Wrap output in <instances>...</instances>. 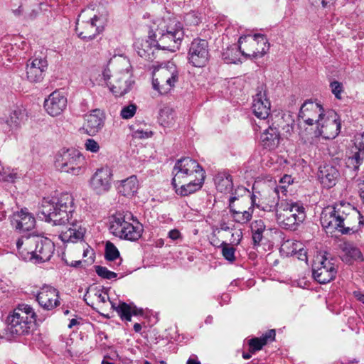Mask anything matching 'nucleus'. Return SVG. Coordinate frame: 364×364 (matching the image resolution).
Here are the masks:
<instances>
[{
  "instance_id": "49",
  "label": "nucleus",
  "mask_w": 364,
  "mask_h": 364,
  "mask_svg": "<svg viewBox=\"0 0 364 364\" xmlns=\"http://www.w3.org/2000/svg\"><path fill=\"white\" fill-rule=\"evenodd\" d=\"M330 87L331 88L332 93L335 95L337 99H341V93L343 92V85L338 81H333L331 82Z\"/></svg>"
},
{
  "instance_id": "45",
  "label": "nucleus",
  "mask_w": 364,
  "mask_h": 364,
  "mask_svg": "<svg viewBox=\"0 0 364 364\" xmlns=\"http://www.w3.org/2000/svg\"><path fill=\"white\" fill-rule=\"evenodd\" d=\"M248 345L250 346V352L253 353L262 348L266 345L265 341L264 342L260 338H253L248 341Z\"/></svg>"
},
{
  "instance_id": "1",
  "label": "nucleus",
  "mask_w": 364,
  "mask_h": 364,
  "mask_svg": "<svg viewBox=\"0 0 364 364\" xmlns=\"http://www.w3.org/2000/svg\"><path fill=\"white\" fill-rule=\"evenodd\" d=\"M75 203L73 196L62 193L57 198L44 197L39 203L38 215L47 222H53L55 225L69 223L70 227L59 235L64 242H77L82 240L85 228L80 222L73 220Z\"/></svg>"
},
{
  "instance_id": "13",
  "label": "nucleus",
  "mask_w": 364,
  "mask_h": 364,
  "mask_svg": "<svg viewBox=\"0 0 364 364\" xmlns=\"http://www.w3.org/2000/svg\"><path fill=\"white\" fill-rule=\"evenodd\" d=\"M238 48L244 56L259 58L264 56L269 48L267 38L259 33L240 36L238 40Z\"/></svg>"
},
{
  "instance_id": "31",
  "label": "nucleus",
  "mask_w": 364,
  "mask_h": 364,
  "mask_svg": "<svg viewBox=\"0 0 364 364\" xmlns=\"http://www.w3.org/2000/svg\"><path fill=\"white\" fill-rule=\"evenodd\" d=\"M25 118V112L21 109H16L13 110L5 121L8 131L16 130Z\"/></svg>"
},
{
  "instance_id": "33",
  "label": "nucleus",
  "mask_w": 364,
  "mask_h": 364,
  "mask_svg": "<svg viewBox=\"0 0 364 364\" xmlns=\"http://www.w3.org/2000/svg\"><path fill=\"white\" fill-rule=\"evenodd\" d=\"M90 299L96 301L99 304H105L109 299V296L100 288H89L85 294V300L89 305L90 303L87 301V299Z\"/></svg>"
},
{
  "instance_id": "3",
  "label": "nucleus",
  "mask_w": 364,
  "mask_h": 364,
  "mask_svg": "<svg viewBox=\"0 0 364 364\" xmlns=\"http://www.w3.org/2000/svg\"><path fill=\"white\" fill-rule=\"evenodd\" d=\"M172 174V185L176 193L181 196H187L199 191L205 178L204 169L197 161L190 157L177 160Z\"/></svg>"
},
{
  "instance_id": "38",
  "label": "nucleus",
  "mask_w": 364,
  "mask_h": 364,
  "mask_svg": "<svg viewBox=\"0 0 364 364\" xmlns=\"http://www.w3.org/2000/svg\"><path fill=\"white\" fill-rule=\"evenodd\" d=\"M240 54L241 52L238 46H232L223 53V58L228 63H236L240 60Z\"/></svg>"
},
{
  "instance_id": "22",
  "label": "nucleus",
  "mask_w": 364,
  "mask_h": 364,
  "mask_svg": "<svg viewBox=\"0 0 364 364\" xmlns=\"http://www.w3.org/2000/svg\"><path fill=\"white\" fill-rule=\"evenodd\" d=\"M318 179L324 188H330L336 186L340 177V173L336 166L325 163L318 171Z\"/></svg>"
},
{
  "instance_id": "21",
  "label": "nucleus",
  "mask_w": 364,
  "mask_h": 364,
  "mask_svg": "<svg viewBox=\"0 0 364 364\" xmlns=\"http://www.w3.org/2000/svg\"><path fill=\"white\" fill-rule=\"evenodd\" d=\"M258 193L260 196L259 198L255 194L251 196L252 205L257 206L264 211H274L276 213V208L278 207V204H279L280 202V196L273 195V190L264 191L262 193Z\"/></svg>"
},
{
  "instance_id": "44",
  "label": "nucleus",
  "mask_w": 364,
  "mask_h": 364,
  "mask_svg": "<svg viewBox=\"0 0 364 364\" xmlns=\"http://www.w3.org/2000/svg\"><path fill=\"white\" fill-rule=\"evenodd\" d=\"M363 159L364 151L358 150L352 157L348 159V163L352 164L355 169H358L359 166L363 163Z\"/></svg>"
},
{
  "instance_id": "63",
  "label": "nucleus",
  "mask_w": 364,
  "mask_h": 364,
  "mask_svg": "<svg viewBox=\"0 0 364 364\" xmlns=\"http://www.w3.org/2000/svg\"><path fill=\"white\" fill-rule=\"evenodd\" d=\"M82 262L80 260L73 261L70 264H69V265L73 267H77Z\"/></svg>"
},
{
  "instance_id": "34",
  "label": "nucleus",
  "mask_w": 364,
  "mask_h": 364,
  "mask_svg": "<svg viewBox=\"0 0 364 364\" xmlns=\"http://www.w3.org/2000/svg\"><path fill=\"white\" fill-rule=\"evenodd\" d=\"M117 312L122 320L130 321L132 315L138 314V309L132 304L119 302L117 305Z\"/></svg>"
},
{
  "instance_id": "29",
  "label": "nucleus",
  "mask_w": 364,
  "mask_h": 364,
  "mask_svg": "<svg viewBox=\"0 0 364 364\" xmlns=\"http://www.w3.org/2000/svg\"><path fill=\"white\" fill-rule=\"evenodd\" d=\"M154 73V76L161 77L174 85L178 80V71L173 62H168L166 65L160 67Z\"/></svg>"
},
{
  "instance_id": "2",
  "label": "nucleus",
  "mask_w": 364,
  "mask_h": 364,
  "mask_svg": "<svg viewBox=\"0 0 364 364\" xmlns=\"http://www.w3.org/2000/svg\"><path fill=\"white\" fill-rule=\"evenodd\" d=\"M321 224L326 232L341 235L358 233L364 225L361 213L348 203L341 202L323 208Z\"/></svg>"
},
{
  "instance_id": "48",
  "label": "nucleus",
  "mask_w": 364,
  "mask_h": 364,
  "mask_svg": "<svg viewBox=\"0 0 364 364\" xmlns=\"http://www.w3.org/2000/svg\"><path fill=\"white\" fill-rule=\"evenodd\" d=\"M185 21L190 25H198L200 18L196 11H191L185 16Z\"/></svg>"
},
{
  "instance_id": "16",
  "label": "nucleus",
  "mask_w": 364,
  "mask_h": 364,
  "mask_svg": "<svg viewBox=\"0 0 364 364\" xmlns=\"http://www.w3.org/2000/svg\"><path fill=\"white\" fill-rule=\"evenodd\" d=\"M113 172L107 166L97 168L92 175L89 186L97 194L101 195L109 191L112 186Z\"/></svg>"
},
{
  "instance_id": "7",
  "label": "nucleus",
  "mask_w": 364,
  "mask_h": 364,
  "mask_svg": "<svg viewBox=\"0 0 364 364\" xmlns=\"http://www.w3.org/2000/svg\"><path fill=\"white\" fill-rule=\"evenodd\" d=\"M275 216L281 228L294 230L306 218L305 208L299 201L282 199L276 208Z\"/></svg>"
},
{
  "instance_id": "64",
  "label": "nucleus",
  "mask_w": 364,
  "mask_h": 364,
  "mask_svg": "<svg viewBox=\"0 0 364 364\" xmlns=\"http://www.w3.org/2000/svg\"><path fill=\"white\" fill-rule=\"evenodd\" d=\"M134 330L136 331V332H139L141 330V324L138 323H136L134 325Z\"/></svg>"
},
{
  "instance_id": "36",
  "label": "nucleus",
  "mask_w": 364,
  "mask_h": 364,
  "mask_svg": "<svg viewBox=\"0 0 364 364\" xmlns=\"http://www.w3.org/2000/svg\"><path fill=\"white\" fill-rule=\"evenodd\" d=\"M153 88L161 95L169 92L175 86L174 84L166 80H164L161 77L154 76L152 80Z\"/></svg>"
},
{
  "instance_id": "37",
  "label": "nucleus",
  "mask_w": 364,
  "mask_h": 364,
  "mask_svg": "<svg viewBox=\"0 0 364 364\" xmlns=\"http://www.w3.org/2000/svg\"><path fill=\"white\" fill-rule=\"evenodd\" d=\"M176 114L173 109L164 107L160 110L159 122L163 127H171L174 124Z\"/></svg>"
},
{
  "instance_id": "17",
  "label": "nucleus",
  "mask_w": 364,
  "mask_h": 364,
  "mask_svg": "<svg viewBox=\"0 0 364 364\" xmlns=\"http://www.w3.org/2000/svg\"><path fill=\"white\" fill-rule=\"evenodd\" d=\"M326 112L319 103L306 101L300 108L299 118L306 124L312 126L314 124H316V125Z\"/></svg>"
},
{
  "instance_id": "20",
  "label": "nucleus",
  "mask_w": 364,
  "mask_h": 364,
  "mask_svg": "<svg viewBox=\"0 0 364 364\" xmlns=\"http://www.w3.org/2000/svg\"><path fill=\"white\" fill-rule=\"evenodd\" d=\"M39 305L46 310H52L60 305L58 291L50 285H44L36 296Z\"/></svg>"
},
{
  "instance_id": "12",
  "label": "nucleus",
  "mask_w": 364,
  "mask_h": 364,
  "mask_svg": "<svg viewBox=\"0 0 364 364\" xmlns=\"http://www.w3.org/2000/svg\"><path fill=\"white\" fill-rule=\"evenodd\" d=\"M36 314L28 305L22 304L6 318L7 331L12 335H24L30 331Z\"/></svg>"
},
{
  "instance_id": "50",
  "label": "nucleus",
  "mask_w": 364,
  "mask_h": 364,
  "mask_svg": "<svg viewBox=\"0 0 364 364\" xmlns=\"http://www.w3.org/2000/svg\"><path fill=\"white\" fill-rule=\"evenodd\" d=\"M354 145L356 149L364 151V132L357 134L354 137Z\"/></svg>"
},
{
  "instance_id": "30",
  "label": "nucleus",
  "mask_w": 364,
  "mask_h": 364,
  "mask_svg": "<svg viewBox=\"0 0 364 364\" xmlns=\"http://www.w3.org/2000/svg\"><path fill=\"white\" fill-rule=\"evenodd\" d=\"M237 197L236 196H232L229 199V207L230 213H232V216L234 220L239 223H246L249 222L252 215V211H251V208H249L248 210H236L233 208V203L237 200Z\"/></svg>"
},
{
  "instance_id": "42",
  "label": "nucleus",
  "mask_w": 364,
  "mask_h": 364,
  "mask_svg": "<svg viewBox=\"0 0 364 364\" xmlns=\"http://www.w3.org/2000/svg\"><path fill=\"white\" fill-rule=\"evenodd\" d=\"M137 109L135 104H129L124 106L120 111V116L124 119H128L134 116Z\"/></svg>"
},
{
  "instance_id": "55",
  "label": "nucleus",
  "mask_w": 364,
  "mask_h": 364,
  "mask_svg": "<svg viewBox=\"0 0 364 364\" xmlns=\"http://www.w3.org/2000/svg\"><path fill=\"white\" fill-rule=\"evenodd\" d=\"M264 230V225L262 220H257L255 222V225L252 226V232L263 233Z\"/></svg>"
},
{
  "instance_id": "24",
  "label": "nucleus",
  "mask_w": 364,
  "mask_h": 364,
  "mask_svg": "<svg viewBox=\"0 0 364 364\" xmlns=\"http://www.w3.org/2000/svg\"><path fill=\"white\" fill-rule=\"evenodd\" d=\"M85 129L89 135L97 134L104 125V117L100 109H95L85 117Z\"/></svg>"
},
{
  "instance_id": "6",
  "label": "nucleus",
  "mask_w": 364,
  "mask_h": 364,
  "mask_svg": "<svg viewBox=\"0 0 364 364\" xmlns=\"http://www.w3.org/2000/svg\"><path fill=\"white\" fill-rule=\"evenodd\" d=\"M341 127L339 116L333 110H328L316 124L314 131L312 128H306L300 132L299 137L304 144L317 145L320 137L324 139H335L338 135Z\"/></svg>"
},
{
  "instance_id": "9",
  "label": "nucleus",
  "mask_w": 364,
  "mask_h": 364,
  "mask_svg": "<svg viewBox=\"0 0 364 364\" xmlns=\"http://www.w3.org/2000/svg\"><path fill=\"white\" fill-rule=\"evenodd\" d=\"M55 166L60 172L78 176L86 172L87 160L79 150L63 148L55 154Z\"/></svg>"
},
{
  "instance_id": "58",
  "label": "nucleus",
  "mask_w": 364,
  "mask_h": 364,
  "mask_svg": "<svg viewBox=\"0 0 364 364\" xmlns=\"http://www.w3.org/2000/svg\"><path fill=\"white\" fill-rule=\"evenodd\" d=\"M6 216V211L5 207L2 203H0V222L4 220Z\"/></svg>"
},
{
  "instance_id": "8",
  "label": "nucleus",
  "mask_w": 364,
  "mask_h": 364,
  "mask_svg": "<svg viewBox=\"0 0 364 364\" xmlns=\"http://www.w3.org/2000/svg\"><path fill=\"white\" fill-rule=\"evenodd\" d=\"M123 68L111 74L108 68H105L102 73V80L116 96H122L129 92L134 80L132 66L127 60H123Z\"/></svg>"
},
{
  "instance_id": "18",
  "label": "nucleus",
  "mask_w": 364,
  "mask_h": 364,
  "mask_svg": "<svg viewBox=\"0 0 364 364\" xmlns=\"http://www.w3.org/2000/svg\"><path fill=\"white\" fill-rule=\"evenodd\" d=\"M67 97L60 90L53 92L44 101L47 113L53 117L60 115L67 107Z\"/></svg>"
},
{
  "instance_id": "53",
  "label": "nucleus",
  "mask_w": 364,
  "mask_h": 364,
  "mask_svg": "<svg viewBox=\"0 0 364 364\" xmlns=\"http://www.w3.org/2000/svg\"><path fill=\"white\" fill-rule=\"evenodd\" d=\"M94 252L93 250L87 247L86 248L83 252V257H88L87 259L84 260V262H86L87 264H92L94 262Z\"/></svg>"
},
{
  "instance_id": "28",
  "label": "nucleus",
  "mask_w": 364,
  "mask_h": 364,
  "mask_svg": "<svg viewBox=\"0 0 364 364\" xmlns=\"http://www.w3.org/2000/svg\"><path fill=\"white\" fill-rule=\"evenodd\" d=\"M117 188L119 193L124 196H133L139 188V181L136 176L133 175L126 179L118 181Z\"/></svg>"
},
{
  "instance_id": "32",
  "label": "nucleus",
  "mask_w": 364,
  "mask_h": 364,
  "mask_svg": "<svg viewBox=\"0 0 364 364\" xmlns=\"http://www.w3.org/2000/svg\"><path fill=\"white\" fill-rule=\"evenodd\" d=\"M217 190L221 193H228L232 190V179L230 175L226 173L218 174L215 178Z\"/></svg>"
},
{
  "instance_id": "62",
  "label": "nucleus",
  "mask_w": 364,
  "mask_h": 364,
  "mask_svg": "<svg viewBox=\"0 0 364 364\" xmlns=\"http://www.w3.org/2000/svg\"><path fill=\"white\" fill-rule=\"evenodd\" d=\"M186 364H200V361H198L196 359L190 358L187 362Z\"/></svg>"
},
{
  "instance_id": "40",
  "label": "nucleus",
  "mask_w": 364,
  "mask_h": 364,
  "mask_svg": "<svg viewBox=\"0 0 364 364\" xmlns=\"http://www.w3.org/2000/svg\"><path fill=\"white\" fill-rule=\"evenodd\" d=\"M105 258L108 261H114L117 259H119V262L117 265H119L122 262V259L119 258V252L117 248L111 242H107L105 246Z\"/></svg>"
},
{
  "instance_id": "26",
  "label": "nucleus",
  "mask_w": 364,
  "mask_h": 364,
  "mask_svg": "<svg viewBox=\"0 0 364 364\" xmlns=\"http://www.w3.org/2000/svg\"><path fill=\"white\" fill-rule=\"evenodd\" d=\"M14 225L16 229L29 231L35 227L36 220L26 209L14 214Z\"/></svg>"
},
{
  "instance_id": "59",
  "label": "nucleus",
  "mask_w": 364,
  "mask_h": 364,
  "mask_svg": "<svg viewBox=\"0 0 364 364\" xmlns=\"http://www.w3.org/2000/svg\"><path fill=\"white\" fill-rule=\"evenodd\" d=\"M354 295L355 298L364 304V294L360 291H355Z\"/></svg>"
},
{
  "instance_id": "10",
  "label": "nucleus",
  "mask_w": 364,
  "mask_h": 364,
  "mask_svg": "<svg viewBox=\"0 0 364 364\" xmlns=\"http://www.w3.org/2000/svg\"><path fill=\"white\" fill-rule=\"evenodd\" d=\"M106 15H98L94 8L83 9L78 16L75 31L83 40H92L100 33L104 28Z\"/></svg>"
},
{
  "instance_id": "51",
  "label": "nucleus",
  "mask_w": 364,
  "mask_h": 364,
  "mask_svg": "<svg viewBox=\"0 0 364 364\" xmlns=\"http://www.w3.org/2000/svg\"><path fill=\"white\" fill-rule=\"evenodd\" d=\"M168 237L174 242L182 241L183 236L178 229H172L168 232Z\"/></svg>"
},
{
  "instance_id": "27",
  "label": "nucleus",
  "mask_w": 364,
  "mask_h": 364,
  "mask_svg": "<svg viewBox=\"0 0 364 364\" xmlns=\"http://www.w3.org/2000/svg\"><path fill=\"white\" fill-rule=\"evenodd\" d=\"M342 260L347 264H352L355 261H363V256L360 250L350 242H344L341 245Z\"/></svg>"
},
{
  "instance_id": "54",
  "label": "nucleus",
  "mask_w": 364,
  "mask_h": 364,
  "mask_svg": "<svg viewBox=\"0 0 364 364\" xmlns=\"http://www.w3.org/2000/svg\"><path fill=\"white\" fill-rule=\"evenodd\" d=\"M275 335H276L275 331L272 329V330H269L267 332H266L265 334H264L261 337V338L262 339V341L264 342L265 341V344H267V343L268 341L274 340Z\"/></svg>"
},
{
  "instance_id": "46",
  "label": "nucleus",
  "mask_w": 364,
  "mask_h": 364,
  "mask_svg": "<svg viewBox=\"0 0 364 364\" xmlns=\"http://www.w3.org/2000/svg\"><path fill=\"white\" fill-rule=\"evenodd\" d=\"M84 145L87 151L97 153L100 151L99 144L93 139H86Z\"/></svg>"
},
{
  "instance_id": "60",
  "label": "nucleus",
  "mask_w": 364,
  "mask_h": 364,
  "mask_svg": "<svg viewBox=\"0 0 364 364\" xmlns=\"http://www.w3.org/2000/svg\"><path fill=\"white\" fill-rule=\"evenodd\" d=\"M237 193H240L242 196L243 194H247L249 196V191L244 188V187H238L237 189L235 191V195Z\"/></svg>"
},
{
  "instance_id": "14",
  "label": "nucleus",
  "mask_w": 364,
  "mask_h": 364,
  "mask_svg": "<svg viewBox=\"0 0 364 364\" xmlns=\"http://www.w3.org/2000/svg\"><path fill=\"white\" fill-rule=\"evenodd\" d=\"M314 278L320 284H326L335 279L337 268L332 259L326 255L318 254L312 264Z\"/></svg>"
},
{
  "instance_id": "19",
  "label": "nucleus",
  "mask_w": 364,
  "mask_h": 364,
  "mask_svg": "<svg viewBox=\"0 0 364 364\" xmlns=\"http://www.w3.org/2000/svg\"><path fill=\"white\" fill-rule=\"evenodd\" d=\"M270 102L267 98L265 87L262 85L257 87V93L253 97L252 112L259 119H267L270 113Z\"/></svg>"
},
{
  "instance_id": "4",
  "label": "nucleus",
  "mask_w": 364,
  "mask_h": 364,
  "mask_svg": "<svg viewBox=\"0 0 364 364\" xmlns=\"http://www.w3.org/2000/svg\"><path fill=\"white\" fill-rule=\"evenodd\" d=\"M15 245L19 257L35 264L49 261L55 252L53 242L41 236H22L16 240Z\"/></svg>"
},
{
  "instance_id": "47",
  "label": "nucleus",
  "mask_w": 364,
  "mask_h": 364,
  "mask_svg": "<svg viewBox=\"0 0 364 364\" xmlns=\"http://www.w3.org/2000/svg\"><path fill=\"white\" fill-rule=\"evenodd\" d=\"M133 130V136L135 138L146 139L151 136L152 132L148 130H144L143 129H135L134 125L132 126Z\"/></svg>"
},
{
  "instance_id": "61",
  "label": "nucleus",
  "mask_w": 364,
  "mask_h": 364,
  "mask_svg": "<svg viewBox=\"0 0 364 364\" xmlns=\"http://www.w3.org/2000/svg\"><path fill=\"white\" fill-rule=\"evenodd\" d=\"M138 53L142 58H146L148 55H149V50H146L145 48H142L141 50H139Z\"/></svg>"
},
{
  "instance_id": "15",
  "label": "nucleus",
  "mask_w": 364,
  "mask_h": 364,
  "mask_svg": "<svg viewBox=\"0 0 364 364\" xmlns=\"http://www.w3.org/2000/svg\"><path fill=\"white\" fill-rule=\"evenodd\" d=\"M188 62L194 67H204L209 60L208 43L206 40L195 38L190 44Z\"/></svg>"
},
{
  "instance_id": "11",
  "label": "nucleus",
  "mask_w": 364,
  "mask_h": 364,
  "mask_svg": "<svg viewBox=\"0 0 364 364\" xmlns=\"http://www.w3.org/2000/svg\"><path fill=\"white\" fill-rule=\"evenodd\" d=\"M112 234L121 239L136 241L142 235L143 225L131 213L117 214L110 226Z\"/></svg>"
},
{
  "instance_id": "39",
  "label": "nucleus",
  "mask_w": 364,
  "mask_h": 364,
  "mask_svg": "<svg viewBox=\"0 0 364 364\" xmlns=\"http://www.w3.org/2000/svg\"><path fill=\"white\" fill-rule=\"evenodd\" d=\"M293 182L291 176L289 175H284L279 181V185H277L273 190V195L280 196V193L285 196L287 192V187Z\"/></svg>"
},
{
  "instance_id": "35",
  "label": "nucleus",
  "mask_w": 364,
  "mask_h": 364,
  "mask_svg": "<svg viewBox=\"0 0 364 364\" xmlns=\"http://www.w3.org/2000/svg\"><path fill=\"white\" fill-rule=\"evenodd\" d=\"M300 246L301 244L298 242L287 240L282 244V250L285 252L287 255H294L299 252L300 255L299 259L301 260H306L307 259L306 252H304L303 253L304 250L299 247Z\"/></svg>"
},
{
  "instance_id": "5",
  "label": "nucleus",
  "mask_w": 364,
  "mask_h": 364,
  "mask_svg": "<svg viewBox=\"0 0 364 364\" xmlns=\"http://www.w3.org/2000/svg\"><path fill=\"white\" fill-rule=\"evenodd\" d=\"M184 36L182 24L175 20L168 23L160 21L156 27H151L149 38L150 44L154 47L171 52L178 50Z\"/></svg>"
},
{
  "instance_id": "52",
  "label": "nucleus",
  "mask_w": 364,
  "mask_h": 364,
  "mask_svg": "<svg viewBox=\"0 0 364 364\" xmlns=\"http://www.w3.org/2000/svg\"><path fill=\"white\" fill-rule=\"evenodd\" d=\"M355 183L359 192L360 197L363 200L364 199V176L358 177L355 180Z\"/></svg>"
},
{
  "instance_id": "56",
  "label": "nucleus",
  "mask_w": 364,
  "mask_h": 364,
  "mask_svg": "<svg viewBox=\"0 0 364 364\" xmlns=\"http://www.w3.org/2000/svg\"><path fill=\"white\" fill-rule=\"evenodd\" d=\"M232 237L234 238L232 240V243L235 245H238L242 239V234L240 230H236L235 232L232 234Z\"/></svg>"
},
{
  "instance_id": "25",
  "label": "nucleus",
  "mask_w": 364,
  "mask_h": 364,
  "mask_svg": "<svg viewBox=\"0 0 364 364\" xmlns=\"http://www.w3.org/2000/svg\"><path fill=\"white\" fill-rule=\"evenodd\" d=\"M280 134L278 129L273 126H269L266 129L260 136L261 145L269 150L274 149L279 144Z\"/></svg>"
},
{
  "instance_id": "41",
  "label": "nucleus",
  "mask_w": 364,
  "mask_h": 364,
  "mask_svg": "<svg viewBox=\"0 0 364 364\" xmlns=\"http://www.w3.org/2000/svg\"><path fill=\"white\" fill-rule=\"evenodd\" d=\"M222 249V255L224 258L230 262H233L235 260V248L230 247L229 244L223 242L220 245Z\"/></svg>"
},
{
  "instance_id": "57",
  "label": "nucleus",
  "mask_w": 364,
  "mask_h": 364,
  "mask_svg": "<svg viewBox=\"0 0 364 364\" xmlns=\"http://www.w3.org/2000/svg\"><path fill=\"white\" fill-rule=\"evenodd\" d=\"M262 239V233L257 232H252V240L254 242V245H257L259 244Z\"/></svg>"
},
{
  "instance_id": "23",
  "label": "nucleus",
  "mask_w": 364,
  "mask_h": 364,
  "mask_svg": "<svg viewBox=\"0 0 364 364\" xmlns=\"http://www.w3.org/2000/svg\"><path fill=\"white\" fill-rule=\"evenodd\" d=\"M48 63L45 58H34L26 66L27 79L31 82H38L43 79Z\"/></svg>"
},
{
  "instance_id": "43",
  "label": "nucleus",
  "mask_w": 364,
  "mask_h": 364,
  "mask_svg": "<svg viewBox=\"0 0 364 364\" xmlns=\"http://www.w3.org/2000/svg\"><path fill=\"white\" fill-rule=\"evenodd\" d=\"M95 271L99 277L106 279H115L117 276L115 272L109 271L105 267L95 266Z\"/></svg>"
}]
</instances>
